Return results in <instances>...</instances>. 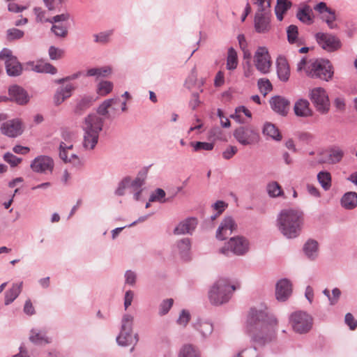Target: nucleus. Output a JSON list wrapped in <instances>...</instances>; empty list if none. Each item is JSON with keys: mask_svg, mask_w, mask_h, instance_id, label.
<instances>
[{"mask_svg": "<svg viewBox=\"0 0 357 357\" xmlns=\"http://www.w3.org/2000/svg\"><path fill=\"white\" fill-rule=\"evenodd\" d=\"M277 319L261 310L251 309L248 320L247 329L253 342L264 346L275 337Z\"/></svg>", "mask_w": 357, "mask_h": 357, "instance_id": "1", "label": "nucleus"}, {"mask_svg": "<svg viewBox=\"0 0 357 357\" xmlns=\"http://www.w3.org/2000/svg\"><path fill=\"white\" fill-rule=\"evenodd\" d=\"M303 225L304 214L299 209H282L277 218V226L279 231L288 239H293L299 236Z\"/></svg>", "mask_w": 357, "mask_h": 357, "instance_id": "2", "label": "nucleus"}, {"mask_svg": "<svg viewBox=\"0 0 357 357\" xmlns=\"http://www.w3.org/2000/svg\"><path fill=\"white\" fill-rule=\"evenodd\" d=\"M104 123L105 118L96 114H89L84 119L82 125L83 130L82 145L85 151L94 150L98 142Z\"/></svg>", "mask_w": 357, "mask_h": 357, "instance_id": "3", "label": "nucleus"}, {"mask_svg": "<svg viewBox=\"0 0 357 357\" xmlns=\"http://www.w3.org/2000/svg\"><path fill=\"white\" fill-rule=\"evenodd\" d=\"M235 289L236 287L231 285L228 279L220 278L209 290V301L214 305H221L226 303L231 298V294Z\"/></svg>", "mask_w": 357, "mask_h": 357, "instance_id": "4", "label": "nucleus"}, {"mask_svg": "<svg viewBox=\"0 0 357 357\" xmlns=\"http://www.w3.org/2000/svg\"><path fill=\"white\" fill-rule=\"evenodd\" d=\"M134 317L130 314H124L121 321V329L119 335L116 337L119 345L127 347L133 343L136 344L138 339V334L132 336Z\"/></svg>", "mask_w": 357, "mask_h": 357, "instance_id": "5", "label": "nucleus"}, {"mask_svg": "<svg viewBox=\"0 0 357 357\" xmlns=\"http://www.w3.org/2000/svg\"><path fill=\"white\" fill-rule=\"evenodd\" d=\"M307 75L312 78L329 81L333 75V66L328 59H317L307 67Z\"/></svg>", "mask_w": 357, "mask_h": 357, "instance_id": "6", "label": "nucleus"}, {"mask_svg": "<svg viewBox=\"0 0 357 357\" xmlns=\"http://www.w3.org/2000/svg\"><path fill=\"white\" fill-rule=\"evenodd\" d=\"M289 322L296 333L303 334L308 333L311 330L313 319L307 312L296 311L290 315Z\"/></svg>", "mask_w": 357, "mask_h": 357, "instance_id": "7", "label": "nucleus"}, {"mask_svg": "<svg viewBox=\"0 0 357 357\" xmlns=\"http://www.w3.org/2000/svg\"><path fill=\"white\" fill-rule=\"evenodd\" d=\"M0 59L4 60L6 73L8 76L17 77L22 74V66L10 50L3 48L0 52Z\"/></svg>", "mask_w": 357, "mask_h": 357, "instance_id": "8", "label": "nucleus"}, {"mask_svg": "<svg viewBox=\"0 0 357 357\" xmlns=\"http://www.w3.org/2000/svg\"><path fill=\"white\" fill-rule=\"evenodd\" d=\"M310 98L315 108L321 114L329 110V100L326 91L321 87L314 88L310 93Z\"/></svg>", "mask_w": 357, "mask_h": 357, "instance_id": "9", "label": "nucleus"}, {"mask_svg": "<svg viewBox=\"0 0 357 357\" xmlns=\"http://www.w3.org/2000/svg\"><path fill=\"white\" fill-rule=\"evenodd\" d=\"M234 137L242 145L246 146L258 142L259 133L250 126H241L234 132Z\"/></svg>", "mask_w": 357, "mask_h": 357, "instance_id": "10", "label": "nucleus"}, {"mask_svg": "<svg viewBox=\"0 0 357 357\" xmlns=\"http://www.w3.org/2000/svg\"><path fill=\"white\" fill-rule=\"evenodd\" d=\"M315 39L318 45L327 52H334L341 47L340 39L330 33L318 32L315 34Z\"/></svg>", "mask_w": 357, "mask_h": 357, "instance_id": "11", "label": "nucleus"}, {"mask_svg": "<svg viewBox=\"0 0 357 357\" xmlns=\"http://www.w3.org/2000/svg\"><path fill=\"white\" fill-rule=\"evenodd\" d=\"M54 162L53 159L47 155H38L31 162L30 167L33 172L47 174L53 172Z\"/></svg>", "mask_w": 357, "mask_h": 357, "instance_id": "12", "label": "nucleus"}, {"mask_svg": "<svg viewBox=\"0 0 357 357\" xmlns=\"http://www.w3.org/2000/svg\"><path fill=\"white\" fill-rule=\"evenodd\" d=\"M255 64L256 68L263 74L269 72L271 60L268 50L264 47H259L255 54Z\"/></svg>", "mask_w": 357, "mask_h": 357, "instance_id": "13", "label": "nucleus"}, {"mask_svg": "<svg viewBox=\"0 0 357 357\" xmlns=\"http://www.w3.org/2000/svg\"><path fill=\"white\" fill-rule=\"evenodd\" d=\"M292 283L287 279L279 280L275 284V297L280 302L287 301L292 294Z\"/></svg>", "mask_w": 357, "mask_h": 357, "instance_id": "14", "label": "nucleus"}, {"mask_svg": "<svg viewBox=\"0 0 357 357\" xmlns=\"http://www.w3.org/2000/svg\"><path fill=\"white\" fill-rule=\"evenodd\" d=\"M0 130L3 135L9 137H16L23 132L22 121L18 119L3 123Z\"/></svg>", "mask_w": 357, "mask_h": 357, "instance_id": "15", "label": "nucleus"}, {"mask_svg": "<svg viewBox=\"0 0 357 357\" xmlns=\"http://www.w3.org/2000/svg\"><path fill=\"white\" fill-rule=\"evenodd\" d=\"M237 225L231 216L225 217L220 222L215 233V237L218 240H225L227 236L231 234L233 231L236 230Z\"/></svg>", "mask_w": 357, "mask_h": 357, "instance_id": "16", "label": "nucleus"}, {"mask_svg": "<svg viewBox=\"0 0 357 357\" xmlns=\"http://www.w3.org/2000/svg\"><path fill=\"white\" fill-rule=\"evenodd\" d=\"M8 100L16 102L20 105H26L29 102L30 97L27 91L22 86L14 84L8 89Z\"/></svg>", "mask_w": 357, "mask_h": 357, "instance_id": "17", "label": "nucleus"}, {"mask_svg": "<svg viewBox=\"0 0 357 357\" xmlns=\"http://www.w3.org/2000/svg\"><path fill=\"white\" fill-rule=\"evenodd\" d=\"M271 109L277 114L285 116L287 115L290 102L284 97L280 96H275L272 97L269 100Z\"/></svg>", "mask_w": 357, "mask_h": 357, "instance_id": "18", "label": "nucleus"}, {"mask_svg": "<svg viewBox=\"0 0 357 357\" xmlns=\"http://www.w3.org/2000/svg\"><path fill=\"white\" fill-rule=\"evenodd\" d=\"M197 219L195 218H188L181 221L174 229V234H191L197 227Z\"/></svg>", "mask_w": 357, "mask_h": 357, "instance_id": "19", "label": "nucleus"}, {"mask_svg": "<svg viewBox=\"0 0 357 357\" xmlns=\"http://www.w3.org/2000/svg\"><path fill=\"white\" fill-rule=\"evenodd\" d=\"M271 11L256 13L255 17V27L258 33L267 32L270 29L269 15Z\"/></svg>", "mask_w": 357, "mask_h": 357, "instance_id": "20", "label": "nucleus"}, {"mask_svg": "<svg viewBox=\"0 0 357 357\" xmlns=\"http://www.w3.org/2000/svg\"><path fill=\"white\" fill-rule=\"evenodd\" d=\"M74 89L75 87L72 84H66L59 87L54 95V105L58 106L70 98Z\"/></svg>", "mask_w": 357, "mask_h": 357, "instance_id": "21", "label": "nucleus"}, {"mask_svg": "<svg viewBox=\"0 0 357 357\" xmlns=\"http://www.w3.org/2000/svg\"><path fill=\"white\" fill-rule=\"evenodd\" d=\"M194 328L200 334L203 339L208 337L213 331V325L211 322L198 319L193 324Z\"/></svg>", "mask_w": 357, "mask_h": 357, "instance_id": "22", "label": "nucleus"}, {"mask_svg": "<svg viewBox=\"0 0 357 357\" xmlns=\"http://www.w3.org/2000/svg\"><path fill=\"white\" fill-rule=\"evenodd\" d=\"M249 251V247H220L218 253L227 257L234 256H243Z\"/></svg>", "mask_w": 357, "mask_h": 357, "instance_id": "23", "label": "nucleus"}, {"mask_svg": "<svg viewBox=\"0 0 357 357\" xmlns=\"http://www.w3.org/2000/svg\"><path fill=\"white\" fill-rule=\"evenodd\" d=\"M344 155V152L340 147L333 146L326 151V162L329 164L338 163L342 160Z\"/></svg>", "mask_w": 357, "mask_h": 357, "instance_id": "24", "label": "nucleus"}, {"mask_svg": "<svg viewBox=\"0 0 357 357\" xmlns=\"http://www.w3.org/2000/svg\"><path fill=\"white\" fill-rule=\"evenodd\" d=\"M310 103L307 100L300 99L296 102L294 110V113L298 116L307 117L310 116L312 114V110L309 107Z\"/></svg>", "mask_w": 357, "mask_h": 357, "instance_id": "25", "label": "nucleus"}, {"mask_svg": "<svg viewBox=\"0 0 357 357\" xmlns=\"http://www.w3.org/2000/svg\"><path fill=\"white\" fill-rule=\"evenodd\" d=\"M277 73L279 79L286 82L289 77V68L287 60L284 58H279L277 60Z\"/></svg>", "mask_w": 357, "mask_h": 357, "instance_id": "26", "label": "nucleus"}, {"mask_svg": "<svg viewBox=\"0 0 357 357\" xmlns=\"http://www.w3.org/2000/svg\"><path fill=\"white\" fill-rule=\"evenodd\" d=\"M22 282L13 284L12 288L5 293V305H8L12 303L20 295L22 288Z\"/></svg>", "mask_w": 357, "mask_h": 357, "instance_id": "27", "label": "nucleus"}, {"mask_svg": "<svg viewBox=\"0 0 357 357\" xmlns=\"http://www.w3.org/2000/svg\"><path fill=\"white\" fill-rule=\"evenodd\" d=\"M29 340L32 343L38 345L48 344L50 342L49 338L46 336V333L37 329L31 330Z\"/></svg>", "mask_w": 357, "mask_h": 357, "instance_id": "28", "label": "nucleus"}, {"mask_svg": "<svg viewBox=\"0 0 357 357\" xmlns=\"http://www.w3.org/2000/svg\"><path fill=\"white\" fill-rule=\"evenodd\" d=\"M312 10L307 5L300 8L296 13V17L303 23L311 24L313 23V19L311 16Z\"/></svg>", "mask_w": 357, "mask_h": 357, "instance_id": "29", "label": "nucleus"}, {"mask_svg": "<svg viewBox=\"0 0 357 357\" xmlns=\"http://www.w3.org/2000/svg\"><path fill=\"white\" fill-rule=\"evenodd\" d=\"M342 206L347 209H352L357 206V193L349 192L345 193L341 199Z\"/></svg>", "mask_w": 357, "mask_h": 357, "instance_id": "30", "label": "nucleus"}, {"mask_svg": "<svg viewBox=\"0 0 357 357\" xmlns=\"http://www.w3.org/2000/svg\"><path fill=\"white\" fill-rule=\"evenodd\" d=\"M120 101L119 98L105 100L99 105L96 114L99 116L107 115L109 112L108 109L114 105L119 104Z\"/></svg>", "mask_w": 357, "mask_h": 357, "instance_id": "31", "label": "nucleus"}, {"mask_svg": "<svg viewBox=\"0 0 357 357\" xmlns=\"http://www.w3.org/2000/svg\"><path fill=\"white\" fill-rule=\"evenodd\" d=\"M263 134L276 141L282 139V135L275 126L271 123H266L263 128Z\"/></svg>", "mask_w": 357, "mask_h": 357, "instance_id": "32", "label": "nucleus"}, {"mask_svg": "<svg viewBox=\"0 0 357 357\" xmlns=\"http://www.w3.org/2000/svg\"><path fill=\"white\" fill-rule=\"evenodd\" d=\"M93 98L91 96H84L79 100L75 109L74 112L77 115H82L92 105Z\"/></svg>", "mask_w": 357, "mask_h": 357, "instance_id": "33", "label": "nucleus"}, {"mask_svg": "<svg viewBox=\"0 0 357 357\" xmlns=\"http://www.w3.org/2000/svg\"><path fill=\"white\" fill-rule=\"evenodd\" d=\"M266 190L271 197L276 198L278 197H284V192L280 184L276 181L269 183L267 185Z\"/></svg>", "mask_w": 357, "mask_h": 357, "instance_id": "34", "label": "nucleus"}, {"mask_svg": "<svg viewBox=\"0 0 357 357\" xmlns=\"http://www.w3.org/2000/svg\"><path fill=\"white\" fill-rule=\"evenodd\" d=\"M238 66L237 53L233 47L228 49L227 57V69L233 70L236 68Z\"/></svg>", "mask_w": 357, "mask_h": 357, "instance_id": "35", "label": "nucleus"}, {"mask_svg": "<svg viewBox=\"0 0 357 357\" xmlns=\"http://www.w3.org/2000/svg\"><path fill=\"white\" fill-rule=\"evenodd\" d=\"M317 179L319 183L321 184V187L327 190L330 188L331 185V176L329 172H320L317 174Z\"/></svg>", "mask_w": 357, "mask_h": 357, "instance_id": "36", "label": "nucleus"}, {"mask_svg": "<svg viewBox=\"0 0 357 357\" xmlns=\"http://www.w3.org/2000/svg\"><path fill=\"white\" fill-rule=\"evenodd\" d=\"M287 40L290 44L298 43V30L296 25L291 24L287 28Z\"/></svg>", "mask_w": 357, "mask_h": 357, "instance_id": "37", "label": "nucleus"}, {"mask_svg": "<svg viewBox=\"0 0 357 357\" xmlns=\"http://www.w3.org/2000/svg\"><path fill=\"white\" fill-rule=\"evenodd\" d=\"M113 84L109 81L100 82L97 88V92L100 96H106L112 91Z\"/></svg>", "mask_w": 357, "mask_h": 357, "instance_id": "38", "label": "nucleus"}, {"mask_svg": "<svg viewBox=\"0 0 357 357\" xmlns=\"http://www.w3.org/2000/svg\"><path fill=\"white\" fill-rule=\"evenodd\" d=\"M321 19L324 21L330 29H334L336 25L333 24V22L336 20L335 12L334 10H330L327 13H325L321 15Z\"/></svg>", "mask_w": 357, "mask_h": 357, "instance_id": "39", "label": "nucleus"}, {"mask_svg": "<svg viewBox=\"0 0 357 357\" xmlns=\"http://www.w3.org/2000/svg\"><path fill=\"white\" fill-rule=\"evenodd\" d=\"M24 32L16 28L9 29L6 31V38L8 41H13L23 38Z\"/></svg>", "mask_w": 357, "mask_h": 357, "instance_id": "40", "label": "nucleus"}, {"mask_svg": "<svg viewBox=\"0 0 357 357\" xmlns=\"http://www.w3.org/2000/svg\"><path fill=\"white\" fill-rule=\"evenodd\" d=\"M146 173H139L138 176L132 181H130V187L132 190H139L142 186L144 184Z\"/></svg>", "mask_w": 357, "mask_h": 357, "instance_id": "41", "label": "nucleus"}, {"mask_svg": "<svg viewBox=\"0 0 357 357\" xmlns=\"http://www.w3.org/2000/svg\"><path fill=\"white\" fill-rule=\"evenodd\" d=\"M165 197V192L161 188H157L153 193L151 194L149 198V202H159L164 203L167 202L169 199H162Z\"/></svg>", "mask_w": 357, "mask_h": 357, "instance_id": "42", "label": "nucleus"}, {"mask_svg": "<svg viewBox=\"0 0 357 357\" xmlns=\"http://www.w3.org/2000/svg\"><path fill=\"white\" fill-rule=\"evenodd\" d=\"M173 303L174 300L172 298H167L163 300L159 305L158 314L161 316L167 314L171 307H172Z\"/></svg>", "mask_w": 357, "mask_h": 357, "instance_id": "43", "label": "nucleus"}, {"mask_svg": "<svg viewBox=\"0 0 357 357\" xmlns=\"http://www.w3.org/2000/svg\"><path fill=\"white\" fill-rule=\"evenodd\" d=\"M259 89L261 93L265 96L268 91L272 90V85L270 81L267 79H259L257 82Z\"/></svg>", "mask_w": 357, "mask_h": 357, "instance_id": "44", "label": "nucleus"}, {"mask_svg": "<svg viewBox=\"0 0 357 357\" xmlns=\"http://www.w3.org/2000/svg\"><path fill=\"white\" fill-rule=\"evenodd\" d=\"M130 178L129 176L125 177L121 180L118 185V188L115 190V195L117 196H123L125 194V189L130 187Z\"/></svg>", "mask_w": 357, "mask_h": 357, "instance_id": "45", "label": "nucleus"}, {"mask_svg": "<svg viewBox=\"0 0 357 357\" xmlns=\"http://www.w3.org/2000/svg\"><path fill=\"white\" fill-rule=\"evenodd\" d=\"M178 357H199L195 349L191 345L184 346L180 353Z\"/></svg>", "mask_w": 357, "mask_h": 357, "instance_id": "46", "label": "nucleus"}, {"mask_svg": "<svg viewBox=\"0 0 357 357\" xmlns=\"http://www.w3.org/2000/svg\"><path fill=\"white\" fill-rule=\"evenodd\" d=\"M318 247H303L304 256L310 260H314L318 255Z\"/></svg>", "mask_w": 357, "mask_h": 357, "instance_id": "47", "label": "nucleus"}, {"mask_svg": "<svg viewBox=\"0 0 357 357\" xmlns=\"http://www.w3.org/2000/svg\"><path fill=\"white\" fill-rule=\"evenodd\" d=\"M191 145L193 146L195 151H198L200 150L211 151L214 147V144L213 143H210V142H197L195 143L192 142Z\"/></svg>", "mask_w": 357, "mask_h": 357, "instance_id": "48", "label": "nucleus"}, {"mask_svg": "<svg viewBox=\"0 0 357 357\" xmlns=\"http://www.w3.org/2000/svg\"><path fill=\"white\" fill-rule=\"evenodd\" d=\"M254 3L258 6L257 13H263L271 11V1L270 0H253Z\"/></svg>", "mask_w": 357, "mask_h": 357, "instance_id": "49", "label": "nucleus"}, {"mask_svg": "<svg viewBox=\"0 0 357 357\" xmlns=\"http://www.w3.org/2000/svg\"><path fill=\"white\" fill-rule=\"evenodd\" d=\"M112 34V31L105 32H100L98 34L93 35L94 41L98 43H107L109 41L110 36Z\"/></svg>", "mask_w": 357, "mask_h": 357, "instance_id": "50", "label": "nucleus"}, {"mask_svg": "<svg viewBox=\"0 0 357 357\" xmlns=\"http://www.w3.org/2000/svg\"><path fill=\"white\" fill-rule=\"evenodd\" d=\"M3 160L9 163L11 167H16L22 161V158H18L9 152L4 154Z\"/></svg>", "mask_w": 357, "mask_h": 357, "instance_id": "51", "label": "nucleus"}, {"mask_svg": "<svg viewBox=\"0 0 357 357\" xmlns=\"http://www.w3.org/2000/svg\"><path fill=\"white\" fill-rule=\"evenodd\" d=\"M70 17L69 13L66 12L59 15H56L50 19H46L45 22H48L52 24L58 23L60 22L68 21Z\"/></svg>", "mask_w": 357, "mask_h": 357, "instance_id": "52", "label": "nucleus"}, {"mask_svg": "<svg viewBox=\"0 0 357 357\" xmlns=\"http://www.w3.org/2000/svg\"><path fill=\"white\" fill-rule=\"evenodd\" d=\"M197 73L196 71L195 68H192L191 70L190 74L187 77L185 85L188 89H191L192 86H194L197 82Z\"/></svg>", "mask_w": 357, "mask_h": 357, "instance_id": "53", "label": "nucleus"}, {"mask_svg": "<svg viewBox=\"0 0 357 357\" xmlns=\"http://www.w3.org/2000/svg\"><path fill=\"white\" fill-rule=\"evenodd\" d=\"M51 30L58 37L65 38L68 34V29L64 26L53 24Z\"/></svg>", "mask_w": 357, "mask_h": 357, "instance_id": "54", "label": "nucleus"}, {"mask_svg": "<svg viewBox=\"0 0 357 357\" xmlns=\"http://www.w3.org/2000/svg\"><path fill=\"white\" fill-rule=\"evenodd\" d=\"M110 69L109 68H91L87 70L86 75L88 76H105L106 73H109Z\"/></svg>", "mask_w": 357, "mask_h": 357, "instance_id": "55", "label": "nucleus"}, {"mask_svg": "<svg viewBox=\"0 0 357 357\" xmlns=\"http://www.w3.org/2000/svg\"><path fill=\"white\" fill-rule=\"evenodd\" d=\"M292 3L289 0H277L275 10L286 13L291 6Z\"/></svg>", "mask_w": 357, "mask_h": 357, "instance_id": "56", "label": "nucleus"}, {"mask_svg": "<svg viewBox=\"0 0 357 357\" xmlns=\"http://www.w3.org/2000/svg\"><path fill=\"white\" fill-rule=\"evenodd\" d=\"M248 245V240L245 237L241 236L231 237L229 241V245L237 246V245Z\"/></svg>", "mask_w": 357, "mask_h": 357, "instance_id": "57", "label": "nucleus"}, {"mask_svg": "<svg viewBox=\"0 0 357 357\" xmlns=\"http://www.w3.org/2000/svg\"><path fill=\"white\" fill-rule=\"evenodd\" d=\"M66 1L67 0H43L45 6L49 10H56Z\"/></svg>", "mask_w": 357, "mask_h": 357, "instance_id": "58", "label": "nucleus"}, {"mask_svg": "<svg viewBox=\"0 0 357 357\" xmlns=\"http://www.w3.org/2000/svg\"><path fill=\"white\" fill-rule=\"evenodd\" d=\"M190 319V312L185 310H183L177 319V323L179 325L185 326Z\"/></svg>", "mask_w": 357, "mask_h": 357, "instance_id": "59", "label": "nucleus"}, {"mask_svg": "<svg viewBox=\"0 0 357 357\" xmlns=\"http://www.w3.org/2000/svg\"><path fill=\"white\" fill-rule=\"evenodd\" d=\"M137 275L136 273L131 271L128 270L125 273V282L127 284L130 286H134L136 282Z\"/></svg>", "mask_w": 357, "mask_h": 357, "instance_id": "60", "label": "nucleus"}, {"mask_svg": "<svg viewBox=\"0 0 357 357\" xmlns=\"http://www.w3.org/2000/svg\"><path fill=\"white\" fill-rule=\"evenodd\" d=\"M234 357H257L256 348L254 347L244 349Z\"/></svg>", "mask_w": 357, "mask_h": 357, "instance_id": "61", "label": "nucleus"}, {"mask_svg": "<svg viewBox=\"0 0 357 357\" xmlns=\"http://www.w3.org/2000/svg\"><path fill=\"white\" fill-rule=\"evenodd\" d=\"M341 296V291L335 287L332 290V294L329 297V303L331 305H335L337 303Z\"/></svg>", "mask_w": 357, "mask_h": 357, "instance_id": "62", "label": "nucleus"}, {"mask_svg": "<svg viewBox=\"0 0 357 357\" xmlns=\"http://www.w3.org/2000/svg\"><path fill=\"white\" fill-rule=\"evenodd\" d=\"M344 321L351 330H354L357 328V321L354 319L352 314H346Z\"/></svg>", "mask_w": 357, "mask_h": 357, "instance_id": "63", "label": "nucleus"}, {"mask_svg": "<svg viewBox=\"0 0 357 357\" xmlns=\"http://www.w3.org/2000/svg\"><path fill=\"white\" fill-rule=\"evenodd\" d=\"M238 151V149L234 146H229L222 153L225 159L229 160Z\"/></svg>", "mask_w": 357, "mask_h": 357, "instance_id": "64", "label": "nucleus"}]
</instances>
